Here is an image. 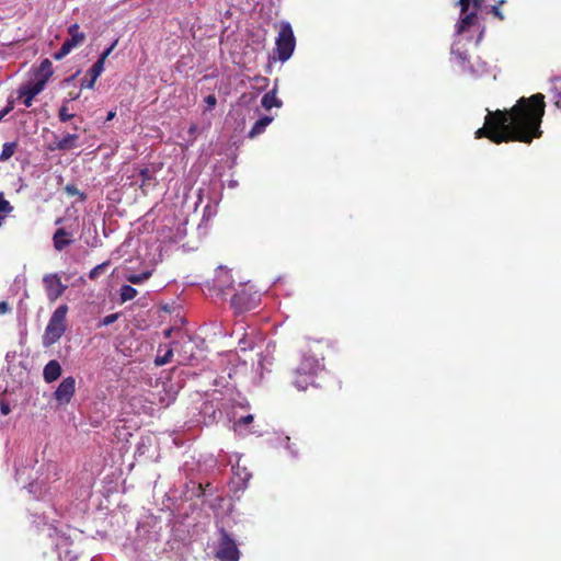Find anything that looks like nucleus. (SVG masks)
I'll list each match as a JSON object with an SVG mask.
<instances>
[{
	"label": "nucleus",
	"instance_id": "f257e3e1",
	"mask_svg": "<svg viewBox=\"0 0 561 561\" xmlns=\"http://www.w3.org/2000/svg\"><path fill=\"white\" fill-rule=\"evenodd\" d=\"M545 111L542 93L522 96L510 110L489 112L484 125L476 131V138H488L496 145L512 141L530 144L542 135Z\"/></svg>",
	"mask_w": 561,
	"mask_h": 561
},
{
	"label": "nucleus",
	"instance_id": "f03ea898",
	"mask_svg": "<svg viewBox=\"0 0 561 561\" xmlns=\"http://www.w3.org/2000/svg\"><path fill=\"white\" fill-rule=\"evenodd\" d=\"M68 313V307L66 305L59 306L50 316L48 324L43 335L44 346H50L55 344L66 332V317Z\"/></svg>",
	"mask_w": 561,
	"mask_h": 561
},
{
	"label": "nucleus",
	"instance_id": "7ed1b4c3",
	"mask_svg": "<svg viewBox=\"0 0 561 561\" xmlns=\"http://www.w3.org/2000/svg\"><path fill=\"white\" fill-rule=\"evenodd\" d=\"M296 47V38L288 22H283L276 37V53L280 61L288 60Z\"/></svg>",
	"mask_w": 561,
	"mask_h": 561
},
{
	"label": "nucleus",
	"instance_id": "20e7f679",
	"mask_svg": "<svg viewBox=\"0 0 561 561\" xmlns=\"http://www.w3.org/2000/svg\"><path fill=\"white\" fill-rule=\"evenodd\" d=\"M161 252L158 248L154 249L153 252L146 253L142 259V272L140 274L130 273L126 275V279L131 284H141L147 280L154 270V266L161 261Z\"/></svg>",
	"mask_w": 561,
	"mask_h": 561
},
{
	"label": "nucleus",
	"instance_id": "39448f33",
	"mask_svg": "<svg viewBox=\"0 0 561 561\" xmlns=\"http://www.w3.org/2000/svg\"><path fill=\"white\" fill-rule=\"evenodd\" d=\"M216 557L220 561H239L240 558L236 540L224 529L220 530Z\"/></svg>",
	"mask_w": 561,
	"mask_h": 561
},
{
	"label": "nucleus",
	"instance_id": "423d86ee",
	"mask_svg": "<svg viewBox=\"0 0 561 561\" xmlns=\"http://www.w3.org/2000/svg\"><path fill=\"white\" fill-rule=\"evenodd\" d=\"M321 364L319 359L312 355H305L301 359V363L296 369L297 379H295L294 385L299 390H305L307 388L308 381L305 379L304 381H299L298 377L305 376L307 378L316 375L318 370H320Z\"/></svg>",
	"mask_w": 561,
	"mask_h": 561
},
{
	"label": "nucleus",
	"instance_id": "0eeeda50",
	"mask_svg": "<svg viewBox=\"0 0 561 561\" xmlns=\"http://www.w3.org/2000/svg\"><path fill=\"white\" fill-rule=\"evenodd\" d=\"M68 35L70 36L67 38L58 51L54 54L55 60H61L65 58L70 51L76 48L77 46L83 44L85 41V34L83 32H80L79 24L75 23L71 24L68 27Z\"/></svg>",
	"mask_w": 561,
	"mask_h": 561
},
{
	"label": "nucleus",
	"instance_id": "6e6552de",
	"mask_svg": "<svg viewBox=\"0 0 561 561\" xmlns=\"http://www.w3.org/2000/svg\"><path fill=\"white\" fill-rule=\"evenodd\" d=\"M261 296L256 291L247 293L245 289L237 293L231 298V306L237 312L252 310L260 304Z\"/></svg>",
	"mask_w": 561,
	"mask_h": 561
},
{
	"label": "nucleus",
	"instance_id": "1a4fd4ad",
	"mask_svg": "<svg viewBox=\"0 0 561 561\" xmlns=\"http://www.w3.org/2000/svg\"><path fill=\"white\" fill-rule=\"evenodd\" d=\"M43 285L47 299L53 302L57 300L67 289V285L61 282L59 274L49 273L43 276Z\"/></svg>",
	"mask_w": 561,
	"mask_h": 561
},
{
	"label": "nucleus",
	"instance_id": "9d476101",
	"mask_svg": "<svg viewBox=\"0 0 561 561\" xmlns=\"http://www.w3.org/2000/svg\"><path fill=\"white\" fill-rule=\"evenodd\" d=\"M233 284L234 279L232 278L230 271L225 266L218 267L213 287L216 295L224 297L227 291L233 287Z\"/></svg>",
	"mask_w": 561,
	"mask_h": 561
},
{
	"label": "nucleus",
	"instance_id": "9b49d317",
	"mask_svg": "<svg viewBox=\"0 0 561 561\" xmlns=\"http://www.w3.org/2000/svg\"><path fill=\"white\" fill-rule=\"evenodd\" d=\"M460 7V19L456 25L457 33L461 34L468 32L472 26L478 24V11L472 5H468L466 10L462 4H458Z\"/></svg>",
	"mask_w": 561,
	"mask_h": 561
},
{
	"label": "nucleus",
	"instance_id": "f8f14e48",
	"mask_svg": "<svg viewBox=\"0 0 561 561\" xmlns=\"http://www.w3.org/2000/svg\"><path fill=\"white\" fill-rule=\"evenodd\" d=\"M76 390V380L73 377L65 378L56 391L54 392V398L58 402L59 405H66L70 402Z\"/></svg>",
	"mask_w": 561,
	"mask_h": 561
},
{
	"label": "nucleus",
	"instance_id": "ddd939ff",
	"mask_svg": "<svg viewBox=\"0 0 561 561\" xmlns=\"http://www.w3.org/2000/svg\"><path fill=\"white\" fill-rule=\"evenodd\" d=\"M43 81L28 82L19 89V96L23 98V104L30 107L33 99L44 90Z\"/></svg>",
	"mask_w": 561,
	"mask_h": 561
},
{
	"label": "nucleus",
	"instance_id": "4468645a",
	"mask_svg": "<svg viewBox=\"0 0 561 561\" xmlns=\"http://www.w3.org/2000/svg\"><path fill=\"white\" fill-rule=\"evenodd\" d=\"M78 139L79 136L77 134H67L61 139H57L50 144L48 149L51 151H68L78 147Z\"/></svg>",
	"mask_w": 561,
	"mask_h": 561
},
{
	"label": "nucleus",
	"instance_id": "2eb2a0df",
	"mask_svg": "<svg viewBox=\"0 0 561 561\" xmlns=\"http://www.w3.org/2000/svg\"><path fill=\"white\" fill-rule=\"evenodd\" d=\"M61 375V366L59 362L51 359L49 360L43 370L44 380L48 383L57 380Z\"/></svg>",
	"mask_w": 561,
	"mask_h": 561
},
{
	"label": "nucleus",
	"instance_id": "dca6fc26",
	"mask_svg": "<svg viewBox=\"0 0 561 561\" xmlns=\"http://www.w3.org/2000/svg\"><path fill=\"white\" fill-rule=\"evenodd\" d=\"M273 122L272 116H263L260 119H257L252 128L248 133V137L253 139L257 137L259 135L263 134L266 129V127Z\"/></svg>",
	"mask_w": 561,
	"mask_h": 561
},
{
	"label": "nucleus",
	"instance_id": "f3484780",
	"mask_svg": "<svg viewBox=\"0 0 561 561\" xmlns=\"http://www.w3.org/2000/svg\"><path fill=\"white\" fill-rule=\"evenodd\" d=\"M53 75V65L49 59H44L41 62L39 68L36 70L35 77L36 81H43V85L45 87L48 79Z\"/></svg>",
	"mask_w": 561,
	"mask_h": 561
},
{
	"label": "nucleus",
	"instance_id": "a211bd4d",
	"mask_svg": "<svg viewBox=\"0 0 561 561\" xmlns=\"http://www.w3.org/2000/svg\"><path fill=\"white\" fill-rule=\"evenodd\" d=\"M261 104L265 110L270 111L272 107H280L283 103L276 96V89L274 88L263 95Z\"/></svg>",
	"mask_w": 561,
	"mask_h": 561
},
{
	"label": "nucleus",
	"instance_id": "6ab92c4d",
	"mask_svg": "<svg viewBox=\"0 0 561 561\" xmlns=\"http://www.w3.org/2000/svg\"><path fill=\"white\" fill-rule=\"evenodd\" d=\"M53 240L54 245H69L73 241L72 233L64 227L56 230Z\"/></svg>",
	"mask_w": 561,
	"mask_h": 561
},
{
	"label": "nucleus",
	"instance_id": "aec40b11",
	"mask_svg": "<svg viewBox=\"0 0 561 561\" xmlns=\"http://www.w3.org/2000/svg\"><path fill=\"white\" fill-rule=\"evenodd\" d=\"M138 175L141 179L140 188L145 192V187L147 185H150L152 182H154L156 178L153 175V172H151L148 168H141L138 171Z\"/></svg>",
	"mask_w": 561,
	"mask_h": 561
},
{
	"label": "nucleus",
	"instance_id": "412c9836",
	"mask_svg": "<svg viewBox=\"0 0 561 561\" xmlns=\"http://www.w3.org/2000/svg\"><path fill=\"white\" fill-rule=\"evenodd\" d=\"M16 148H18L16 141H10V142L3 144L2 151L0 154V161L9 160L16 151Z\"/></svg>",
	"mask_w": 561,
	"mask_h": 561
},
{
	"label": "nucleus",
	"instance_id": "4be33fe9",
	"mask_svg": "<svg viewBox=\"0 0 561 561\" xmlns=\"http://www.w3.org/2000/svg\"><path fill=\"white\" fill-rule=\"evenodd\" d=\"M137 290L129 286V285H123L119 290L121 301L126 302L128 300L134 299L137 296Z\"/></svg>",
	"mask_w": 561,
	"mask_h": 561
},
{
	"label": "nucleus",
	"instance_id": "5701e85b",
	"mask_svg": "<svg viewBox=\"0 0 561 561\" xmlns=\"http://www.w3.org/2000/svg\"><path fill=\"white\" fill-rule=\"evenodd\" d=\"M68 103L69 101L65 100L58 110V118L62 123L68 122L76 116L73 113L69 111Z\"/></svg>",
	"mask_w": 561,
	"mask_h": 561
},
{
	"label": "nucleus",
	"instance_id": "b1692460",
	"mask_svg": "<svg viewBox=\"0 0 561 561\" xmlns=\"http://www.w3.org/2000/svg\"><path fill=\"white\" fill-rule=\"evenodd\" d=\"M65 192L68 196H77L79 202L87 201V194L81 192L75 184H67Z\"/></svg>",
	"mask_w": 561,
	"mask_h": 561
},
{
	"label": "nucleus",
	"instance_id": "393cba45",
	"mask_svg": "<svg viewBox=\"0 0 561 561\" xmlns=\"http://www.w3.org/2000/svg\"><path fill=\"white\" fill-rule=\"evenodd\" d=\"M104 70V64L102 61L96 60L89 70L90 78L95 80L101 76Z\"/></svg>",
	"mask_w": 561,
	"mask_h": 561
},
{
	"label": "nucleus",
	"instance_id": "a878e982",
	"mask_svg": "<svg viewBox=\"0 0 561 561\" xmlns=\"http://www.w3.org/2000/svg\"><path fill=\"white\" fill-rule=\"evenodd\" d=\"M506 3V0H497L496 4L492 5L490 9V13L493 14L496 19L500 21H503L505 19L503 12L501 11L500 7Z\"/></svg>",
	"mask_w": 561,
	"mask_h": 561
},
{
	"label": "nucleus",
	"instance_id": "bb28decb",
	"mask_svg": "<svg viewBox=\"0 0 561 561\" xmlns=\"http://www.w3.org/2000/svg\"><path fill=\"white\" fill-rule=\"evenodd\" d=\"M108 266V262H103L99 265H96L94 268H92L89 273V277L91 279H96L100 275H102L106 267Z\"/></svg>",
	"mask_w": 561,
	"mask_h": 561
},
{
	"label": "nucleus",
	"instance_id": "cd10ccee",
	"mask_svg": "<svg viewBox=\"0 0 561 561\" xmlns=\"http://www.w3.org/2000/svg\"><path fill=\"white\" fill-rule=\"evenodd\" d=\"M485 0H458V4H462L465 10L468 5H472L476 10H480Z\"/></svg>",
	"mask_w": 561,
	"mask_h": 561
},
{
	"label": "nucleus",
	"instance_id": "c85d7f7f",
	"mask_svg": "<svg viewBox=\"0 0 561 561\" xmlns=\"http://www.w3.org/2000/svg\"><path fill=\"white\" fill-rule=\"evenodd\" d=\"M13 210V207L11 206V204L9 203V201H7L4 198V194L1 192L0 193V214H9Z\"/></svg>",
	"mask_w": 561,
	"mask_h": 561
},
{
	"label": "nucleus",
	"instance_id": "c756f323",
	"mask_svg": "<svg viewBox=\"0 0 561 561\" xmlns=\"http://www.w3.org/2000/svg\"><path fill=\"white\" fill-rule=\"evenodd\" d=\"M172 354H173V352L170 348L165 352V354L163 356H157L156 360H154L156 365L162 366V365L168 364L172 357Z\"/></svg>",
	"mask_w": 561,
	"mask_h": 561
},
{
	"label": "nucleus",
	"instance_id": "7c9ffc66",
	"mask_svg": "<svg viewBox=\"0 0 561 561\" xmlns=\"http://www.w3.org/2000/svg\"><path fill=\"white\" fill-rule=\"evenodd\" d=\"M239 346L242 351H245L248 348H253V342L251 339L248 337L247 334L243 335L242 339L239 341Z\"/></svg>",
	"mask_w": 561,
	"mask_h": 561
},
{
	"label": "nucleus",
	"instance_id": "2f4dec72",
	"mask_svg": "<svg viewBox=\"0 0 561 561\" xmlns=\"http://www.w3.org/2000/svg\"><path fill=\"white\" fill-rule=\"evenodd\" d=\"M64 556L60 553L59 554V560L60 561H76L78 560V557L76 554L72 553V551L68 550V549H65L64 550Z\"/></svg>",
	"mask_w": 561,
	"mask_h": 561
},
{
	"label": "nucleus",
	"instance_id": "473e14b6",
	"mask_svg": "<svg viewBox=\"0 0 561 561\" xmlns=\"http://www.w3.org/2000/svg\"><path fill=\"white\" fill-rule=\"evenodd\" d=\"M119 317V313H112L103 318L100 325H110L114 323Z\"/></svg>",
	"mask_w": 561,
	"mask_h": 561
},
{
	"label": "nucleus",
	"instance_id": "72a5a7b5",
	"mask_svg": "<svg viewBox=\"0 0 561 561\" xmlns=\"http://www.w3.org/2000/svg\"><path fill=\"white\" fill-rule=\"evenodd\" d=\"M208 111L213 110L217 104V98L214 94H209L204 99Z\"/></svg>",
	"mask_w": 561,
	"mask_h": 561
},
{
	"label": "nucleus",
	"instance_id": "f704fd0d",
	"mask_svg": "<svg viewBox=\"0 0 561 561\" xmlns=\"http://www.w3.org/2000/svg\"><path fill=\"white\" fill-rule=\"evenodd\" d=\"M13 110V102H9V104L0 111V122Z\"/></svg>",
	"mask_w": 561,
	"mask_h": 561
},
{
	"label": "nucleus",
	"instance_id": "c9c22d12",
	"mask_svg": "<svg viewBox=\"0 0 561 561\" xmlns=\"http://www.w3.org/2000/svg\"><path fill=\"white\" fill-rule=\"evenodd\" d=\"M115 44H116V43L112 44V45H111L106 50H104L98 60H99V61H102V64H104V62H105V59L108 57V55H110V54H111V51L113 50V48H114Z\"/></svg>",
	"mask_w": 561,
	"mask_h": 561
},
{
	"label": "nucleus",
	"instance_id": "e433bc0d",
	"mask_svg": "<svg viewBox=\"0 0 561 561\" xmlns=\"http://www.w3.org/2000/svg\"><path fill=\"white\" fill-rule=\"evenodd\" d=\"M95 80L93 79H83L81 81V88L82 89H92L94 87Z\"/></svg>",
	"mask_w": 561,
	"mask_h": 561
},
{
	"label": "nucleus",
	"instance_id": "4c0bfd02",
	"mask_svg": "<svg viewBox=\"0 0 561 561\" xmlns=\"http://www.w3.org/2000/svg\"><path fill=\"white\" fill-rule=\"evenodd\" d=\"M187 133H188L191 139H195L196 138V134H197V125L194 124V123L191 124Z\"/></svg>",
	"mask_w": 561,
	"mask_h": 561
},
{
	"label": "nucleus",
	"instance_id": "58836bf2",
	"mask_svg": "<svg viewBox=\"0 0 561 561\" xmlns=\"http://www.w3.org/2000/svg\"><path fill=\"white\" fill-rule=\"evenodd\" d=\"M253 421V415L249 414L247 416H243L241 417L236 425H241V424H249Z\"/></svg>",
	"mask_w": 561,
	"mask_h": 561
},
{
	"label": "nucleus",
	"instance_id": "ea45409f",
	"mask_svg": "<svg viewBox=\"0 0 561 561\" xmlns=\"http://www.w3.org/2000/svg\"><path fill=\"white\" fill-rule=\"evenodd\" d=\"M0 411H1V413H2L3 415L9 414V413H10V411H11V410H10V405H9V403H7V402H3V401H2V402L0 403Z\"/></svg>",
	"mask_w": 561,
	"mask_h": 561
},
{
	"label": "nucleus",
	"instance_id": "a19ab883",
	"mask_svg": "<svg viewBox=\"0 0 561 561\" xmlns=\"http://www.w3.org/2000/svg\"><path fill=\"white\" fill-rule=\"evenodd\" d=\"M10 311V307L5 301H0V313H7Z\"/></svg>",
	"mask_w": 561,
	"mask_h": 561
},
{
	"label": "nucleus",
	"instance_id": "79ce46f5",
	"mask_svg": "<svg viewBox=\"0 0 561 561\" xmlns=\"http://www.w3.org/2000/svg\"><path fill=\"white\" fill-rule=\"evenodd\" d=\"M69 100L68 101H76L79 99L80 93L79 92H69L68 93Z\"/></svg>",
	"mask_w": 561,
	"mask_h": 561
},
{
	"label": "nucleus",
	"instance_id": "37998d69",
	"mask_svg": "<svg viewBox=\"0 0 561 561\" xmlns=\"http://www.w3.org/2000/svg\"><path fill=\"white\" fill-rule=\"evenodd\" d=\"M37 485H38V482L31 483L30 484V492L36 493L37 492Z\"/></svg>",
	"mask_w": 561,
	"mask_h": 561
},
{
	"label": "nucleus",
	"instance_id": "c03bdc74",
	"mask_svg": "<svg viewBox=\"0 0 561 561\" xmlns=\"http://www.w3.org/2000/svg\"><path fill=\"white\" fill-rule=\"evenodd\" d=\"M554 104L557 107L561 108V93L558 95L557 100L554 101Z\"/></svg>",
	"mask_w": 561,
	"mask_h": 561
},
{
	"label": "nucleus",
	"instance_id": "a18cd8bd",
	"mask_svg": "<svg viewBox=\"0 0 561 561\" xmlns=\"http://www.w3.org/2000/svg\"><path fill=\"white\" fill-rule=\"evenodd\" d=\"M251 477L250 473H248L245 470H244V477L241 478L244 482L249 480V478Z\"/></svg>",
	"mask_w": 561,
	"mask_h": 561
},
{
	"label": "nucleus",
	"instance_id": "49530a36",
	"mask_svg": "<svg viewBox=\"0 0 561 561\" xmlns=\"http://www.w3.org/2000/svg\"><path fill=\"white\" fill-rule=\"evenodd\" d=\"M114 116H115V113H114V112H110V113L107 114L106 119H107V121H111V119H113V118H114Z\"/></svg>",
	"mask_w": 561,
	"mask_h": 561
},
{
	"label": "nucleus",
	"instance_id": "de8ad7c7",
	"mask_svg": "<svg viewBox=\"0 0 561 561\" xmlns=\"http://www.w3.org/2000/svg\"><path fill=\"white\" fill-rule=\"evenodd\" d=\"M248 284V280H243V279H239V286H243V285H247Z\"/></svg>",
	"mask_w": 561,
	"mask_h": 561
},
{
	"label": "nucleus",
	"instance_id": "09e8293b",
	"mask_svg": "<svg viewBox=\"0 0 561 561\" xmlns=\"http://www.w3.org/2000/svg\"><path fill=\"white\" fill-rule=\"evenodd\" d=\"M79 127L77 125L73 126V130H78Z\"/></svg>",
	"mask_w": 561,
	"mask_h": 561
}]
</instances>
